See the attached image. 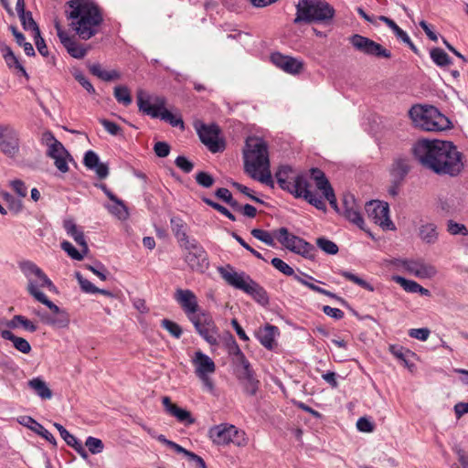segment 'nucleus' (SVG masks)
Returning a JSON list of instances; mask_svg holds the SVG:
<instances>
[{"instance_id":"f257e3e1","label":"nucleus","mask_w":468,"mask_h":468,"mask_svg":"<svg viewBox=\"0 0 468 468\" xmlns=\"http://www.w3.org/2000/svg\"><path fill=\"white\" fill-rule=\"evenodd\" d=\"M411 154L426 169L437 175L458 176L463 169V154L450 141L420 139L413 144Z\"/></svg>"},{"instance_id":"f03ea898","label":"nucleus","mask_w":468,"mask_h":468,"mask_svg":"<svg viewBox=\"0 0 468 468\" xmlns=\"http://www.w3.org/2000/svg\"><path fill=\"white\" fill-rule=\"evenodd\" d=\"M65 16L69 27L82 40H89L99 33L103 22L101 8L90 0H69L65 5Z\"/></svg>"},{"instance_id":"7ed1b4c3","label":"nucleus","mask_w":468,"mask_h":468,"mask_svg":"<svg viewBox=\"0 0 468 468\" xmlns=\"http://www.w3.org/2000/svg\"><path fill=\"white\" fill-rule=\"evenodd\" d=\"M243 158L245 171L251 178L273 186L268 144L262 138L250 136L246 139Z\"/></svg>"},{"instance_id":"20e7f679","label":"nucleus","mask_w":468,"mask_h":468,"mask_svg":"<svg viewBox=\"0 0 468 468\" xmlns=\"http://www.w3.org/2000/svg\"><path fill=\"white\" fill-rule=\"evenodd\" d=\"M217 271L220 277L229 285L243 291L261 305L269 303V297L266 290L258 282L253 281L246 272L236 271L230 264L219 266L217 268Z\"/></svg>"},{"instance_id":"39448f33","label":"nucleus","mask_w":468,"mask_h":468,"mask_svg":"<svg viewBox=\"0 0 468 468\" xmlns=\"http://www.w3.org/2000/svg\"><path fill=\"white\" fill-rule=\"evenodd\" d=\"M19 268L27 279V291L37 302L42 304H51V301L40 291V288H48L50 292L57 290L52 281L34 262L25 261L20 262Z\"/></svg>"},{"instance_id":"423d86ee","label":"nucleus","mask_w":468,"mask_h":468,"mask_svg":"<svg viewBox=\"0 0 468 468\" xmlns=\"http://www.w3.org/2000/svg\"><path fill=\"white\" fill-rule=\"evenodd\" d=\"M409 115L413 123L424 131L439 132L452 127L451 121L431 105H413Z\"/></svg>"},{"instance_id":"0eeeda50","label":"nucleus","mask_w":468,"mask_h":468,"mask_svg":"<svg viewBox=\"0 0 468 468\" xmlns=\"http://www.w3.org/2000/svg\"><path fill=\"white\" fill-rule=\"evenodd\" d=\"M335 16L334 7L324 0H299L294 24L327 23Z\"/></svg>"},{"instance_id":"6e6552de","label":"nucleus","mask_w":468,"mask_h":468,"mask_svg":"<svg viewBox=\"0 0 468 468\" xmlns=\"http://www.w3.org/2000/svg\"><path fill=\"white\" fill-rule=\"evenodd\" d=\"M166 101L164 97L155 96L154 98L147 95L143 90L137 93V104L139 111L151 116L159 118L168 122L173 127L184 128V122L181 117H177L165 108Z\"/></svg>"},{"instance_id":"1a4fd4ad","label":"nucleus","mask_w":468,"mask_h":468,"mask_svg":"<svg viewBox=\"0 0 468 468\" xmlns=\"http://www.w3.org/2000/svg\"><path fill=\"white\" fill-rule=\"evenodd\" d=\"M279 242L289 250L302 255L306 259H313L315 248L303 239L289 233L286 228H281L274 232Z\"/></svg>"},{"instance_id":"9d476101","label":"nucleus","mask_w":468,"mask_h":468,"mask_svg":"<svg viewBox=\"0 0 468 468\" xmlns=\"http://www.w3.org/2000/svg\"><path fill=\"white\" fill-rule=\"evenodd\" d=\"M208 433L213 442L218 445L234 443L243 446L246 444L245 432L238 430L234 425L219 424L210 428Z\"/></svg>"},{"instance_id":"9b49d317","label":"nucleus","mask_w":468,"mask_h":468,"mask_svg":"<svg viewBox=\"0 0 468 468\" xmlns=\"http://www.w3.org/2000/svg\"><path fill=\"white\" fill-rule=\"evenodd\" d=\"M275 178L279 186L292 196L308 185V179L303 174H295L292 167L287 165L278 168Z\"/></svg>"},{"instance_id":"f8f14e48","label":"nucleus","mask_w":468,"mask_h":468,"mask_svg":"<svg viewBox=\"0 0 468 468\" xmlns=\"http://www.w3.org/2000/svg\"><path fill=\"white\" fill-rule=\"evenodd\" d=\"M181 248L186 250L185 261L192 271L204 272L208 268L207 253L197 239H192Z\"/></svg>"},{"instance_id":"ddd939ff","label":"nucleus","mask_w":468,"mask_h":468,"mask_svg":"<svg viewBox=\"0 0 468 468\" xmlns=\"http://www.w3.org/2000/svg\"><path fill=\"white\" fill-rule=\"evenodd\" d=\"M189 321L206 342L211 346H217L218 344V329L209 314L205 311L199 312L197 316H193Z\"/></svg>"},{"instance_id":"4468645a","label":"nucleus","mask_w":468,"mask_h":468,"mask_svg":"<svg viewBox=\"0 0 468 468\" xmlns=\"http://www.w3.org/2000/svg\"><path fill=\"white\" fill-rule=\"evenodd\" d=\"M20 150L18 131L11 124H0V152L9 158H16Z\"/></svg>"},{"instance_id":"2eb2a0df","label":"nucleus","mask_w":468,"mask_h":468,"mask_svg":"<svg viewBox=\"0 0 468 468\" xmlns=\"http://www.w3.org/2000/svg\"><path fill=\"white\" fill-rule=\"evenodd\" d=\"M393 263L404 268L410 274L420 279H430L437 274L436 268L423 260L396 259Z\"/></svg>"},{"instance_id":"dca6fc26","label":"nucleus","mask_w":468,"mask_h":468,"mask_svg":"<svg viewBox=\"0 0 468 468\" xmlns=\"http://www.w3.org/2000/svg\"><path fill=\"white\" fill-rule=\"evenodd\" d=\"M366 210L370 218L385 229H395L394 223L389 218V207L387 202L372 200L366 204Z\"/></svg>"},{"instance_id":"f3484780","label":"nucleus","mask_w":468,"mask_h":468,"mask_svg":"<svg viewBox=\"0 0 468 468\" xmlns=\"http://www.w3.org/2000/svg\"><path fill=\"white\" fill-rule=\"evenodd\" d=\"M45 305L52 312L53 315L41 310L34 311V314L39 317L42 323L56 328H66L69 326L70 318L65 309L59 308L53 302H51V304L48 303Z\"/></svg>"},{"instance_id":"a211bd4d","label":"nucleus","mask_w":468,"mask_h":468,"mask_svg":"<svg viewBox=\"0 0 468 468\" xmlns=\"http://www.w3.org/2000/svg\"><path fill=\"white\" fill-rule=\"evenodd\" d=\"M350 43L358 51L369 56L389 58L391 53L383 48L380 44L361 35H354L350 37Z\"/></svg>"},{"instance_id":"6ab92c4d","label":"nucleus","mask_w":468,"mask_h":468,"mask_svg":"<svg viewBox=\"0 0 468 468\" xmlns=\"http://www.w3.org/2000/svg\"><path fill=\"white\" fill-rule=\"evenodd\" d=\"M54 27L60 43L72 58L81 59L86 56L88 48L77 42L74 37L69 36V34L62 28L59 21L55 20Z\"/></svg>"},{"instance_id":"aec40b11","label":"nucleus","mask_w":468,"mask_h":468,"mask_svg":"<svg viewBox=\"0 0 468 468\" xmlns=\"http://www.w3.org/2000/svg\"><path fill=\"white\" fill-rule=\"evenodd\" d=\"M219 130L217 125L202 124L197 128V134L200 141L209 149L212 153L222 152L225 144L218 139Z\"/></svg>"},{"instance_id":"412c9836","label":"nucleus","mask_w":468,"mask_h":468,"mask_svg":"<svg viewBox=\"0 0 468 468\" xmlns=\"http://www.w3.org/2000/svg\"><path fill=\"white\" fill-rule=\"evenodd\" d=\"M175 300L181 306L189 320L197 316L200 312L196 294L188 289H177L174 296Z\"/></svg>"},{"instance_id":"4be33fe9","label":"nucleus","mask_w":468,"mask_h":468,"mask_svg":"<svg viewBox=\"0 0 468 468\" xmlns=\"http://www.w3.org/2000/svg\"><path fill=\"white\" fill-rule=\"evenodd\" d=\"M271 61L279 69L284 72L296 75L299 74L303 68L302 60L295 58L291 56L282 55L280 52L272 53L271 56Z\"/></svg>"},{"instance_id":"5701e85b","label":"nucleus","mask_w":468,"mask_h":468,"mask_svg":"<svg viewBox=\"0 0 468 468\" xmlns=\"http://www.w3.org/2000/svg\"><path fill=\"white\" fill-rule=\"evenodd\" d=\"M343 204L345 218L351 223L357 226L359 229H365V222L359 211V207L356 205L354 197L351 195L345 196Z\"/></svg>"},{"instance_id":"b1692460","label":"nucleus","mask_w":468,"mask_h":468,"mask_svg":"<svg viewBox=\"0 0 468 468\" xmlns=\"http://www.w3.org/2000/svg\"><path fill=\"white\" fill-rule=\"evenodd\" d=\"M410 171V160L408 156L399 155L395 157L389 168L391 179L396 182H403Z\"/></svg>"},{"instance_id":"393cba45","label":"nucleus","mask_w":468,"mask_h":468,"mask_svg":"<svg viewBox=\"0 0 468 468\" xmlns=\"http://www.w3.org/2000/svg\"><path fill=\"white\" fill-rule=\"evenodd\" d=\"M197 377L213 374L216 371L215 362L201 351H197L192 360Z\"/></svg>"},{"instance_id":"a878e982","label":"nucleus","mask_w":468,"mask_h":468,"mask_svg":"<svg viewBox=\"0 0 468 468\" xmlns=\"http://www.w3.org/2000/svg\"><path fill=\"white\" fill-rule=\"evenodd\" d=\"M163 405L165 410L175 418L179 422H182L186 425H191L195 422V419L192 417L190 411L179 408L176 404H173L169 397H164L162 399Z\"/></svg>"},{"instance_id":"bb28decb","label":"nucleus","mask_w":468,"mask_h":468,"mask_svg":"<svg viewBox=\"0 0 468 468\" xmlns=\"http://www.w3.org/2000/svg\"><path fill=\"white\" fill-rule=\"evenodd\" d=\"M18 422L23 426L30 429L32 431L37 433V435L44 438L53 446L57 445V441L55 437L47 430L45 427L37 422L36 420L31 418L30 416H22L19 418Z\"/></svg>"},{"instance_id":"cd10ccee","label":"nucleus","mask_w":468,"mask_h":468,"mask_svg":"<svg viewBox=\"0 0 468 468\" xmlns=\"http://www.w3.org/2000/svg\"><path fill=\"white\" fill-rule=\"evenodd\" d=\"M418 236L422 242L433 245L439 240V230L435 223L424 222L419 227Z\"/></svg>"},{"instance_id":"c85d7f7f","label":"nucleus","mask_w":468,"mask_h":468,"mask_svg":"<svg viewBox=\"0 0 468 468\" xmlns=\"http://www.w3.org/2000/svg\"><path fill=\"white\" fill-rule=\"evenodd\" d=\"M278 334V327L271 324H266L259 328L256 332V337L260 343L268 350L274 346L275 335Z\"/></svg>"},{"instance_id":"c756f323","label":"nucleus","mask_w":468,"mask_h":468,"mask_svg":"<svg viewBox=\"0 0 468 468\" xmlns=\"http://www.w3.org/2000/svg\"><path fill=\"white\" fill-rule=\"evenodd\" d=\"M63 228L67 234L70 236L75 242L82 248L83 253H88L89 248L88 244L85 240L84 234L81 230H80L75 224L74 220L67 219L63 222Z\"/></svg>"},{"instance_id":"7c9ffc66","label":"nucleus","mask_w":468,"mask_h":468,"mask_svg":"<svg viewBox=\"0 0 468 468\" xmlns=\"http://www.w3.org/2000/svg\"><path fill=\"white\" fill-rule=\"evenodd\" d=\"M295 281H297L301 284L308 287L309 289H311L312 291H314L315 292L326 295V296L334 298V299H337V300L343 301L335 293H334V292H332L330 291H327V290H325L324 288H321V287L315 285L314 282H317V281L313 276H311V275H309L307 273L300 271V275L295 276Z\"/></svg>"},{"instance_id":"2f4dec72","label":"nucleus","mask_w":468,"mask_h":468,"mask_svg":"<svg viewBox=\"0 0 468 468\" xmlns=\"http://www.w3.org/2000/svg\"><path fill=\"white\" fill-rule=\"evenodd\" d=\"M310 184L304 187H302V189H299L298 192L293 196L296 198H303L305 201H307L309 204L314 206L315 208L325 211L326 206L325 203L323 201L322 197H318L316 194H314L309 190Z\"/></svg>"},{"instance_id":"473e14b6","label":"nucleus","mask_w":468,"mask_h":468,"mask_svg":"<svg viewBox=\"0 0 468 468\" xmlns=\"http://www.w3.org/2000/svg\"><path fill=\"white\" fill-rule=\"evenodd\" d=\"M170 223L172 231L175 237L176 238L177 241L179 242L180 247L191 241L192 239H189V237L186 234V225L182 218L178 217H173L170 219Z\"/></svg>"},{"instance_id":"72a5a7b5","label":"nucleus","mask_w":468,"mask_h":468,"mask_svg":"<svg viewBox=\"0 0 468 468\" xmlns=\"http://www.w3.org/2000/svg\"><path fill=\"white\" fill-rule=\"evenodd\" d=\"M1 336L3 339L11 341L15 348L19 352L23 354L30 353L31 346L27 339L15 335L9 330L1 331Z\"/></svg>"},{"instance_id":"f704fd0d","label":"nucleus","mask_w":468,"mask_h":468,"mask_svg":"<svg viewBox=\"0 0 468 468\" xmlns=\"http://www.w3.org/2000/svg\"><path fill=\"white\" fill-rule=\"evenodd\" d=\"M28 387L42 399H50L52 391L40 378H34L27 382Z\"/></svg>"},{"instance_id":"c9c22d12","label":"nucleus","mask_w":468,"mask_h":468,"mask_svg":"<svg viewBox=\"0 0 468 468\" xmlns=\"http://www.w3.org/2000/svg\"><path fill=\"white\" fill-rule=\"evenodd\" d=\"M89 69L91 74L98 77L99 79L104 81H112L114 80H119L121 78V74L119 71L113 70H105L102 69L100 63H94L89 66Z\"/></svg>"},{"instance_id":"e433bc0d","label":"nucleus","mask_w":468,"mask_h":468,"mask_svg":"<svg viewBox=\"0 0 468 468\" xmlns=\"http://www.w3.org/2000/svg\"><path fill=\"white\" fill-rule=\"evenodd\" d=\"M5 324L10 329L22 326L26 331L30 333H34L37 330V326L32 321L20 314L15 315L11 320H8Z\"/></svg>"},{"instance_id":"4c0bfd02","label":"nucleus","mask_w":468,"mask_h":468,"mask_svg":"<svg viewBox=\"0 0 468 468\" xmlns=\"http://www.w3.org/2000/svg\"><path fill=\"white\" fill-rule=\"evenodd\" d=\"M431 58L439 67H445L452 64V59L448 54L439 48L431 50Z\"/></svg>"},{"instance_id":"58836bf2","label":"nucleus","mask_w":468,"mask_h":468,"mask_svg":"<svg viewBox=\"0 0 468 468\" xmlns=\"http://www.w3.org/2000/svg\"><path fill=\"white\" fill-rule=\"evenodd\" d=\"M311 176L315 181L316 187L322 192L325 191L331 185L326 178L324 173L319 168H312L311 169Z\"/></svg>"},{"instance_id":"ea45409f","label":"nucleus","mask_w":468,"mask_h":468,"mask_svg":"<svg viewBox=\"0 0 468 468\" xmlns=\"http://www.w3.org/2000/svg\"><path fill=\"white\" fill-rule=\"evenodd\" d=\"M379 20L383 21L393 31L398 39L402 42H409V35L395 21L385 16H380Z\"/></svg>"},{"instance_id":"a19ab883","label":"nucleus","mask_w":468,"mask_h":468,"mask_svg":"<svg viewBox=\"0 0 468 468\" xmlns=\"http://www.w3.org/2000/svg\"><path fill=\"white\" fill-rule=\"evenodd\" d=\"M113 94L119 103L124 106H128L132 103V96L126 86H116Z\"/></svg>"},{"instance_id":"79ce46f5","label":"nucleus","mask_w":468,"mask_h":468,"mask_svg":"<svg viewBox=\"0 0 468 468\" xmlns=\"http://www.w3.org/2000/svg\"><path fill=\"white\" fill-rule=\"evenodd\" d=\"M47 155L52 159L58 156L69 155V152L59 141L48 144Z\"/></svg>"},{"instance_id":"37998d69","label":"nucleus","mask_w":468,"mask_h":468,"mask_svg":"<svg viewBox=\"0 0 468 468\" xmlns=\"http://www.w3.org/2000/svg\"><path fill=\"white\" fill-rule=\"evenodd\" d=\"M161 326L176 339L180 338L183 334L181 326L169 319H163L161 321Z\"/></svg>"},{"instance_id":"c03bdc74","label":"nucleus","mask_w":468,"mask_h":468,"mask_svg":"<svg viewBox=\"0 0 468 468\" xmlns=\"http://www.w3.org/2000/svg\"><path fill=\"white\" fill-rule=\"evenodd\" d=\"M340 275L346 278V280L359 285L360 287L369 291L373 292L374 288L371 284H369L367 281L363 280L362 278L358 277L357 275L348 271H342L340 272Z\"/></svg>"},{"instance_id":"a18cd8bd","label":"nucleus","mask_w":468,"mask_h":468,"mask_svg":"<svg viewBox=\"0 0 468 468\" xmlns=\"http://www.w3.org/2000/svg\"><path fill=\"white\" fill-rule=\"evenodd\" d=\"M317 246L325 253L335 255L338 252V246L332 240L321 237L316 239Z\"/></svg>"},{"instance_id":"49530a36","label":"nucleus","mask_w":468,"mask_h":468,"mask_svg":"<svg viewBox=\"0 0 468 468\" xmlns=\"http://www.w3.org/2000/svg\"><path fill=\"white\" fill-rule=\"evenodd\" d=\"M271 263L276 270H278L284 275L292 276L294 280L295 276H298V274L295 273L294 270L280 258H273L271 261Z\"/></svg>"},{"instance_id":"de8ad7c7","label":"nucleus","mask_w":468,"mask_h":468,"mask_svg":"<svg viewBox=\"0 0 468 468\" xmlns=\"http://www.w3.org/2000/svg\"><path fill=\"white\" fill-rule=\"evenodd\" d=\"M250 233L255 239L262 241L266 245L271 246V247L275 246L273 237L271 236V234L269 231L261 229H253L250 231Z\"/></svg>"},{"instance_id":"09e8293b","label":"nucleus","mask_w":468,"mask_h":468,"mask_svg":"<svg viewBox=\"0 0 468 468\" xmlns=\"http://www.w3.org/2000/svg\"><path fill=\"white\" fill-rule=\"evenodd\" d=\"M18 16L25 30H32L34 34L39 31V28L33 19L32 13L30 11L19 15Z\"/></svg>"},{"instance_id":"8fccbe9b","label":"nucleus","mask_w":468,"mask_h":468,"mask_svg":"<svg viewBox=\"0 0 468 468\" xmlns=\"http://www.w3.org/2000/svg\"><path fill=\"white\" fill-rule=\"evenodd\" d=\"M85 446L88 448L90 452L92 454L101 453L104 449L102 441L101 439H98V438H95L92 436H89L86 439Z\"/></svg>"},{"instance_id":"3c124183","label":"nucleus","mask_w":468,"mask_h":468,"mask_svg":"<svg viewBox=\"0 0 468 468\" xmlns=\"http://www.w3.org/2000/svg\"><path fill=\"white\" fill-rule=\"evenodd\" d=\"M393 281L399 283L406 292L416 293L419 283L412 280H408L401 276H394Z\"/></svg>"},{"instance_id":"603ef678","label":"nucleus","mask_w":468,"mask_h":468,"mask_svg":"<svg viewBox=\"0 0 468 468\" xmlns=\"http://www.w3.org/2000/svg\"><path fill=\"white\" fill-rule=\"evenodd\" d=\"M202 201L204 203H206L207 205H208L209 207H213L215 210H217L219 213H221L222 215H224L225 217H227L231 221H235L236 220V217L228 208H226L224 206H222V205H220V204L211 200L208 197H202Z\"/></svg>"},{"instance_id":"864d4df0","label":"nucleus","mask_w":468,"mask_h":468,"mask_svg":"<svg viewBox=\"0 0 468 468\" xmlns=\"http://www.w3.org/2000/svg\"><path fill=\"white\" fill-rule=\"evenodd\" d=\"M447 231L452 235L468 236V229L464 224L457 223L452 219L447 222Z\"/></svg>"},{"instance_id":"5fc2aeb1","label":"nucleus","mask_w":468,"mask_h":468,"mask_svg":"<svg viewBox=\"0 0 468 468\" xmlns=\"http://www.w3.org/2000/svg\"><path fill=\"white\" fill-rule=\"evenodd\" d=\"M61 249L68 253V255L76 261H81L86 253L81 250L79 251L69 241L61 242Z\"/></svg>"},{"instance_id":"6e6d98bb","label":"nucleus","mask_w":468,"mask_h":468,"mask_svg":"<svg viewBox=\"0 0 468 468\" xmlns=\"http://www.w3.org/2000/svg\"><path fill=\"white\" fill-rule=\"evenodd\" d=\"M245 381V391L253 396L256 394L259 387V381L254 378V372L241 377Z\"/></svg>"},{"instance_id":"4d7b16f0","label":"nucleus","mask_w":468,"mask_h":468,"mask_svg":"<svg viewBox=\"0 0 468 468\" xmlns=\"http://www.w3.org/2000/svg\"><path fill=\"white\" fill-rule=\"evenodd\" d=\"M195 179H196V182L200 186H203L205 188H209L210 186H213V184L215 182L214 177L210 174L204 172V171H200V172L197 173Z\"/></svg>"},{"instance_id":"13d9d810","label":"nucleus","mask_w":468,"mask_h":468,"mask_svg":"<svg viewBox=\"0 0 468 468\" xmlns=\"http://www.w3.org/2000/svg\"><path fill=\"white\" fill-rule=\"evenodd\" d=\"M76 278L81 288L86 293H96L98 287H96L91 282L84 278L80 272H76Z\"/></svg>"},{"instance_id":"bf43d9fd","label":"nucleus","mask_w":468,"mask_h":468,"mask_svg":"<svg viewBox=\"0 0 468 468\" xmlns=\"http://www.w3.org/2000/svg\"><path fill=\"white\" fill-rule=\"evenodd\" d=\"M5 200L8 203V208L14 213L17 214L23 209V202L19 198H16L11 194H5Z\"/></svg>"},{"instance_id":"052dcab7","label":"nucleus","mask_w":468,"mask_h":468,"mask_svg":"<svg viewBox=\"0 0 468 468\" xmlns=\"http://www.w3.org/2000/svg\"><path fill=\"white\" fill-rule=\"evenodd\" d=\"M391 354L397 357L398 359L401 360L404 365L408 367H410V364L407 359V356L410 354V350L404 349L402 346H391L389 347Z\"/></svg>"},{"instance_id":"680f3d73","label":"nucleus","mask_w":468,"mask_h":468,"mask_svg":"<svg viewBox=\"0 0 468 468\" xmlns=\"http://www.w3.org/2000/svg\"><path fill=\"white\" fill-rule=\"evenodd\" d=\"M54 427L58 431L61 438L66 441L69 446L74 445L79 440L69 433L61 424L55 422Z\"/></svg>"},{"instance_id":"e2e57ef3","label":"nucleus","mask_w":468,"mask_h":468,"mask_svg":"<svg viewBox=\"0 0 468 468\" xmlns=\"http://www.w3.org/2000/svg\"><path fill=\"white\" fill-rule=\"evenodd\" d=\"M83 163L88 169L92 170L99 165L100 158L95 152L89 150L85 153Z\"/></svg>"},{"instance_id":"0e129e2a","label":"nucleus","mask_w":468,"mask_h":468,"mask_svg":"<svg viewBox=\"0 0 468 468\" xmlns=\"http://www.w3.org/2000/svg\"><path fill=\"white\" fill-rule=\"evenodd\" d=\"M4 59L9 68L15 67L19 70V72H21L25 77L27 78V73L25 68L19 63L14 52L9 54L8 56H5Z\"/></svg>"},{"instance_id":"69168bd1","label":"nucleus","mask_w":468,"mask_h":468,"mask_svg":"<svg viewBox=\"0 0 468 468\" xmlns=\"http://www.w3.org/2000/svg\"><path fill=\"white\" fill-rule=\"evenodd\" d=\"M175 164L185 173H190L194 168V164L183 155L177 156Z\"/></svg>"},{"instance_id":"338daca9","label":"nucleus","mask_w":468,"mask_h":468,"mask_svg":"<svg viewBox=\"0 0 468 468\" xmlns=\"http://www.w3.org/2000/svg\"><path fill=\"white\" fill-rule=\"evenodd\" d=\"M10 186L19 197H27V187L22 180H20V179L12 180L10 182Z\"/></svg>"},{"instance_id":"774afa93","label":"nucleus","mask_w":468,"mask_h":468,"mask_svg":"<svg viewBox=\"0 0 468 468\" xmlns=\"http://www.w3.org/2000/svg\"><path fill=\"white\" fill-rule=\"evenodd\" d=\"M452 451L456 454L462 467L468 468V452L458 445L454 446Z\"/></svg>"}]
</instances>
